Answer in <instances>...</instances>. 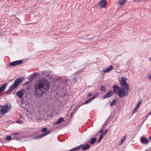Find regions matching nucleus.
<instances>
[{
  "mask_svg": "<svg viewBox=\"0 0 151 151\" xmlns=\"http://www.w3.org/2000/svg\"><path fill=\"white\" fill-rule=\"evenodd\" d=\"M120 85L121 86H125L124 87L125 89L126 93H128V91L129 89V86L128 84L127 83L126 79L124 77H122L120 82Z\"/></svg>",
  "mask_w": 151,
  "mask_h": 151,
  "instance_id": "nucleus-5",
  "label": "nucleus"
},
{
  "mask_svg": "<svg viewBox=\"0 0 151 151\" xmlns=\"http://www.w3.org/2000/svg\"><path fill=\"white\" fill-rule=\"evenodd\" d=\"M6 139L7 140H12L13 139V137H11V136H6Z\"/></svg>",
  "mask_w": 151,
  "mask_h": 151,
  "instance_id": "nucleus-25",
  "label": "nucleus"
},
{
  "mask_svg": "<svg viewBox=\"0 0 151 151\" xmlns=\"http://www.w3.org/2000/svg\"><path fill=\"white\" fill-rule=\"evenodd\" d=\"M148 78L149 79H151V74H150V75H149V76L148 77Z\"/></svg>",
  "mask_w": 151,
  "mask_h": 151,
  "instance_id": "nucleus-41",
  "label": "nucleus"
},
{
  "mask_svg": "<svg viewBox=\"0 0 151 151\" xmlns=\"http://www.w3.org/2000/svg\"><path fill=\"white\" fill-rule=\"evenodd\" d=\"M142 102L141 101H139V102L138 103V104L136 105L135 107L137 109V108L140 106L141 104H142Z\"/></svg>",
  "mask_w": 151,
  "mask_h": 151,
  "instance_id": "nucleus-26",
  "label": "nucleus"
},
{
  "mask_svg": "<svg viewBox=\"0 0 151 151\" xmlns=\"http://www.w3.org/2000/svg\"><path fill=\"white\" fill-rule=\"evenodd\" d=\"M7 85V83H5L4 84L0 87V92L4 90Z\"/></svg>",
  "mask_w": 151,
  "mask_h": 151,
  "instance_id": "nucleus-14",
  "label": "nucleus"
},
{
  "mask_svg": "<svg viewBox=\"0 0 151 151\" xmlns=\"http://www.w3.org/2000/svg\"><path fill=\"white\" fill-rule=\"evenodd\" d=\"M96 97V96L95 95L90 98L91 99V100H93Z\"/></svg>",
  "mask_w": 151,
  "mask_h": 151,
  "instance_id": "nucleus-35",
  "label": "nucleus"
},
{
  "mask_svg": "<svg viewBox=\"0 0 151 151\" xmlns=\"http://www.w3.org/2000/svg\"><path fill=\"white\" fill-rule=\"evenodd\" d=\"M108 131V130L107 129H106L105 130L104 132H103L102 133L101 135H100L99 138V139L98 140V143L100 142L101 141L102 139L104 137V135L107 133Z\"/></svg>",
  "mask_w": 151,
  "mask_h": 151,
  "instance_id": "nucleus-11",
  "label": "nucleus"
},
{
  "mask_svg": "<svg viewBox=\"0 0 151 151\" xmlns=\"http://www.w3.org/2000/svg\"><path fill=\"white\" fill-rule=\"evenodd\" d=\"M2 96V95L0 94V97Z\"/></svg>",
  "mask_w": 151,
  "mask_h": 151,
  "instance_id": "nucleus-47",
  "label": "nucleus"
},
{
  "mask_svg": "<svg viewBox=\"0 0 151 151\" xmlns=\"http://www.w3.org/2000/svg\"><path fill=\"white\" fill-rule=\"evenodd\" d=\"M47 131V128L45 127L42 129V132H45Z\"/></svg>",
  "mask_w": 151,
  "mask_h": 151,
  "instance_id": "nucleus-32",
  "label": "nucleus"
},
{
  "mask_svg": "<svg viewBox=\"0 0 151 151\" xmlns=\"http://www.w3.org/2000/svg\"><path fill=\"white\" fill-rule=\"evenodd\" d=\"M37 73H35L33 74H32V75H33L34 77L35 78V77H36L37 76Z\"/></svg>",
  "mask_w": 151,
  "mask_h": 151,
  "instance_id": "nucleus-34",
  "label": "nucleus"
},
{
  "mask_svg": "<svg viewBox=\"0 0 151 151\" xmlns=\"http://www.w3.org/2000/svg\"><path fill=\"white\" fill-rule=\"evenodd\" d=\"M101 89L102 91H104L106 90V88L104 86H102L101 87Z\"/></svg>",
  "mask_w": 151,
  "mask_h": 151,
  "instance_id": "nucleus-29",
  "label": "nucleus"
},
{
  "mask_svg": "<svg viewBox=\"0 0 151 151\" xmlns=\"http://www.w3.org/2000/svg\"><path fill=\"white\" fill-rule=\"evenodd\" d=\"M76 151H78V150H76Z\"/></svg>",
  "mask_w": 151,
  "mask_h": 151,
  "instance_id": "nucleus-52",
  "label": "nucleus"
},
{
  "mask_svg": "<svg viewBox=\"0 0 151 151\" xmlns=\"http://www.w3.org/2000/svg\"><path fill=\"white\" fill-rule=\"evenodd\" d=\"M23 62V61L22 60H18L11 62L10 63L9 65L16 66L18 65H21Z\"/></svg>",
  "mask_w": 151,
  "mask_h": 151,
  "instance_id": "nucleus-7",
  "label": "nucleus"
},
{
  "mask_svg": "<svg viewBox=\"0 0 151 151\" xmlns=\"http://www.w3.org/2000/svg\"><path fill=\"white\" fill-rule=\"evenodd\" d=\"M141 142L144 144L148 143L149 142L148 139L142 137L141 139Z\"/></svg>",
  "mask_w": 151,
  "mask_h": 151,
  "instance_id": "nucleus-15",
  "label": "nucleus"
},
{
  "mask_svg": "<svg viewBox=\"0 0 151 151\" xmlns=\"http://www.w3.org/2000/svg\"><path fill=\"white\" fill-rule=\"evenodd\" d=\"M34 78L35 77H34L33 75H32V74L30 76V77L29 78V81H32Z\"/></svg>",
  "mask_w": 151,
  "mask_h": 151,
  "instance_id": "nucleus-27",
  "label": "nucleus"
},
{
  "mask_svg": "<svg viewBox=\"0 0 151 151\" xmlns=\"http://www.w3.org/2000/svg\"><path fill=\"white\" fill-rule=\"evenodd\" d=\"M64 121V118L63 117H60L56 122L54 123L53 124V125L55 126L57 124H59L61 122H62Z\"/></svg>",
  "mask_w": 151,
  "mask_h": 151,
  "instance_id": "nucleus-10",
  "label": "nucleus"
},
{
  "mask_svg": "<svg viewBox=\"0 0 151 151\" xmlns=\"http://www.w3.org/2000/svg\"><path fill=\"white\" fill-rule=\"evenodd\" d=\"M46 78L39 79L35 84L36 90L35 94L37 98H42L46 95L50 88V84L47 79L51 80L53 78L50 75H46Z\"/></svg>",
  "mask_w": 151,
  "mask_h": 151,
  "instance_id": "nucleus-1",
  "label": "nucleus"
},
{
  "mask_svg": "<svg viewBox=\"0 0 151 151\" xmlns=\"http://www.w3.org/2000/svg\"><path fill=\"white\" fill-rule=\"evenodd\" d=\"M113 89L114 93L118 95L120 98L127 96L128 95V94L126 93V90L124 89V87H122L121 88L117 85H114L113 86Z\"/></svg>",
  "mask_w": 151,
  "mask_h": 151,
  "instance_id": "nucleus-3",
  "label": "nucleus"
},
{
  "mask_svg": "<svg viewBox=\"0 0 151 151\" xmlns=\"http://www.w3.org/2000/svg\"><path fill=\"white\" fill-rule=\"evenodd\" d=\"M51 132V131L50 130L47 131L46 132H44L43 133V134H44V136L47 135L48 134H49Z\"/></svg>",
  "mask_w": 151,
  "mask_h": 151,
  "instance_id": "nucleus-24",
  "label": "nucleus"
},
{
  "mask_svg": "<svg viewBox=\"0 0 151 151\" xmlns=\"http://www.w3.org/2000/svg\"><path fill=\"white\" fill-rule=\"evenodd\" d=\"M88 96L90 97L92 95V93L91 92L88 93Z\"/></svg>",
  "mask_w": 151,
  "mask_h": 151,
  "instance_id": "nucleus-36",
  "label": "nucleus"
},
{
  "mask_svg": "<svg viewBox=\"0 0 151 151\" xmlns=\"http://www.w3.org/2000/svg\"><path fill=\"white\" fill-rule=\"evenodd\" d=\"M26 84H28V81L26 82Z\"/></svg>",
  "mask_w": 151,
  "mask_h": 151,
  "instance_id": "nucleus-44",
  "label": "nucleus"
},
{
  "mask_svg": "<svg viewBox=\"0 0 151 151\" xmlns=\"http://www.w3.org/2000/svg\"><path fill=\"white\" fill-rule=\"evenodd\" d=\"M147 117H146V118L145 119H145H146Z\"/></svg>",
  "mask_w": 151,
  "mask_h": 151,
  "instance_id": "nucleus-48",
  "label": "nucleus"
},
{
  "mask_svg": "<svg viewBox=\"0 0 151 151\" xmlns=\"http://www.w3.org/2000/svg\"><path fill=\"white\" fill-rule=\"evenodd\" d=\"M116 99H114L112 101L110 105L111 106H112L113 105H116Z\"/></svg>",
  "mask_w": 151,
  "mask_h": 151,
  "instance_id": "nucleus-21",
  "label": "nucleus"
},
{
  "mask_svg": "<svg viewBox=\"0 0 151 151\" xmlns=\"http://www.w3.org/2000/svg\"><path fill=\"white\" fill-rule=\"evenodd\" d=\"M79 73V72H77L76 73H74L73 75L74 76H75V75H76V74Z\"/></svg>",
  "mask_w": 151,
  "mask_h": 151,
  "instance_id": "nucleus-39",
  "label": "nucleus"
},
{
  "mask_svg": "<svg viewBox=\"0 0 151 151\" xmlns=\"http://www.w3.org/2000/svg\"><path fill=\"white\" fill-rule=\"evenodd\" d=\"M113 69L112 65H111L108 67V68L105 70H104L103 71L104 73H106L109 72Z\"/></svg>",
  "mask_w": 151,
  "mask_h": 151,
  "instance_id": "nucleus-13",
  "label": "nucleus"
},
{
  "mask_svg": "<svg viewBox=\"0 0 151 151\" xmlns=\"http://www.w3.org/2000/svg\"><path fill=\"white\" fill-rule=\"evenodd\" d=\"M63 78V77H60V78H57V80H56V82H57V81H60V80L62 79Z\"/></svg>",
  "mask_w": 151,
  "mask_h": 151,
  "instance_id": "nucleus-30",
  "label": "nucleus"
},
{
  "mask_svg": "<svg viewBox=\"0 0 151 151\" xmlns=\"http://www.w3.org/2000/svg\"><path fill=\"white\" fill-rule=\"evenodd\" d=\"M46 73H47L46 72H43L42 73V74L45 75V74Z\"/></svg>",
  "mask_w": 151,
  "mask_h": 151,
  "instance_id": "nucleus-37",
  "label": "nucleus"
},
{
  "mask_svg": "<svg viewBox=\"0 0 151 151\" xmlns=\"http://www.w3.org/2000/svg\"><path fill=\"white\" fill-rule=\"evenodd\" d=\"M145 151H147V150H146Z\"/></svg>",
  "mask_w": 151,
  "mask_h": 151,
  "instance_id": "nucleus-50",
  "label": "nucleus"
},
{
  "mask_svg": "<svg viewBox=\"0 0 151 151\" xmlns=\"http://www.w3.org/2000/svg\"><path fill=\"white\" fill-rule=\"evenodd\" d=\"M23 79L24 78L23 77L17 78L15 80L14 83L12 84L9 89L7 90L6 92V93L7 94L9 93L17 88L19 85L22 83Z\"/></svg>",
  "mask_w": 151,
  "mask_h": 151,
  "instance_id": "nucleus-4",
  "label": "nucleus"
},
{
  "mask_svg": "<svg viewBox=\"0 0 151 151\" xmlns=\"http://www.w3.org/2000/svg\"><path fill=\"white\" fill-rule=\"evenodd\" d=\"M99 4L101 7L103 8L106 4L107 1L106 0H101L99 2Z\"/></svg>",
  "mask_w": 151,
  "mask_h": 151,
  "instance_id": "nucleus-9",
  "label": "nucleus"
},
{
  "mask_svg": "<svg viewBox=\"0 0 151 151\" xmlns=\"http://www.w3.org/2000/svg\"><path fill=\"white\" fill-rule=\"evenodd\" d=\"M150 141H151V137H150Z\"/></svg>",
  "mask_w": 151,
  "mask_h": 151,
  "instance_id": "nucleus-46",
  "label": "nucleus"
},
{
  "mask_svg": "<svg viewBox=\"0 0 151 151\" xmlns=\"http://www.w3.org/2000/svg\"><path fill=\"white\" fill-rule=\"evenodd\" d=\"M126 135H125L124 136V137L123 138H122L121 139V140L119 142V145H121L124 140L125 139L126 137Z\"/></svg>",
  "mask_w": 151,
  "mask_h": 151,
  "instance_id": "nucleus-17",
  "label": "nucleus"
},
{
  "mask_svg": "<svg viewBox=\"0 0 151 151\" xmlns=\"http://www.w3.org/2000/svg\"><path fill=\"white\" fill-rule=\"evenodd\" d=\"M126 0H120L118 2V4L120 5H123L126 2Z\"/></svg>",
  "mask_w": 151,
  "mask_h": 151,
  "instance_id": "nucleus-20",
  "label": "nucleus"
},
{
  "mask_svg": "<svg viewBox=\"0 0 151 151\" xmlns=\"http://www.w3.org/2000/svg\"><path fill=\"white\" fill-rule=\"evenodd\" d=\"M65 81L66 82L68 81V79H66L65 80Z\"/></svg>",
  "mask_w": 151,
  "mask_h": 151,
  "instance_id": "nucleus-42",
  "label": "nucleus"
},
{
  "mask_svg": "<svg viewBox=\"0 0 151 151\" xmlns=\"http://www.w3.org/2000/svg\"><path fill=\"white\" fill-rule=\"evenodd\" d=\"M103 129H101L100 130V131L99 132V133H101L103 131Z\"/></svg>",
  "mask_w": 151,
  "mask_h": 151,
  "instance_id": "nucleus-38",
  "label": "nucleus"
},
{
  "mask_svg": "<svg viewBox=\"0 0 151 151\" xmlns=\"http://www.w3.org/2000/svg\"><path fill=\"white\" fill-rule=\"evenodd\" d=\"M92 101L91 98L87 100L85 102L83 103L82 105L83 104H86L88 103L91 102V101Z\"/></svg>",
  "mask_w": 151,
  "mask_h": 151,
  "instance_id": "nucleus-23",
  "label": "nucleus"
},
{
  "mask_svg": "<svg viewBox=\"0 0 151 151\" xmlns=\"http://www.w3.org/2000/svg\"><path fill=\"white\" fill-rule=\"evenodd\" d=\"M114 94V92L112 91H110L106 95H105L103 97V99H106L108 98Z\"/></svg>",
  "mask_w": 151,
  "mask_h": 151,
  "instance_id": "nucleus-8",
  "label": "nucleus"
},
{
  "mask_svg": "<svg viewBox=\"0 0 151 151\" xmlns=\"http://www.w3.org/2000/svg\"><path fill=\"white\" fill-rule=\"evenodd\" d=\"M149 60L150 61H151V56Z\"/></svg>",
  "mask_w": 151,
  "mask_h": 151,
  "instance_id": "nucleus-43",
  "label": "nucleus"
},
{
  "mask_svg": "<svg viewBox=\"0 0 151 151\" xmlns=\"http://www.w3.org/2000/svg\"><path fill=\"white\" fill-rule=\"evenodd\" d=\"M16 122L18 124H22L23 123V122L20 120H18L16 121Z\"/></svg>",
  "mask_w": 151,
  "mask_h": 151,
  "instance_id": "nucleus-28",
  "label": "nucleus"
},
{
  "mask_svg": "<svg viewBox=\"0 0 151 151\" xmlns=\"http://www.w3.org/2000/svg\"><path fill=\"white\" fill-rule=\"evenodd\" d=\"M90 147V145L89 144H87L82 147V149L84 150H86L88 149Z\"/></svg>",
  "mask_w": 151,
  "mask_h": 151,
  "instance_id": "nucleus-19",
  "label": "nucleus"
},
{
  "mask_svg": "<svg viewBox=\"0 0 151 151\" xmlns=\"http://www.w3.org/2000/svg\"><path fill=\"white\" fill-rule=\"evenodd\" d=\"M90 141L89 142L91 144H94L96 141V139L95 138H92L90 140Z\"/></svg>",
  "mask_w": 151,
  "mask_h": 151,
  "instance_id": "nucleus-18",
  "label": "nucleus"
},
{
  "mask_svg": "<svg viewBox=\"0 0 151 151\" xmlns=\"http://www.w3.org/2000/svg\"><path fill=\"white\" fill-rule=\"evenodd\" d=\"M82 105H82H80V106H78V107H77V108L76 109V110H76V111L78 109V108L80 107V106H81V105Z\"/></svg>",
  "mask_w": 151,
  "mask_h": 151,
  "instance_id": "nucleus-40",
  "label": "nucleus"
},
{
  "mask_svg": "<svg viewBox=\"0 0 151 151\" xmlns=\"http://www.w3.org/2000/svg\"><path fill=\"white\" fill-rule=\"evenodd\" d=\"M72 81L74 83H76L77 81V78L75 77H73L72 78Z\"/></svg>",
  "mask_w": 151,
  "mask_h": 151,
  "instance_id": "nucleus-22",
  "label": "nucleus"
},
{
  "mask_svg": "<svg viewBox=\"0 0 151 151\" xmlns=\"http://www.w3.org/2000/svg\"><path fill=\"white\" fill-rule=\"evenodd\" d=\"M15 0V1H16L17 0Z\"/></svg>",
  "mask_w": 151,
  "mask_h": 151,
  "instance_id": "nucleus-51",
  "label": "nucleus"
},
{
  "mask_svg": "<svg viewBox=\"0 0 151 151\" xmlns=\"http://www.w3.org/2000/svg\"><path fill=\"white\" fill-rule=\"evenodd\" d=\"M88 87H90V86H88Z\"/></svg>",
  "mask_w": 151,
  "mask_h": 151,
  "instance_id": "nucleus-49",
  "label": "nucleus"
},
{
  "mask_svg": "<svg viewBox=\"0 0 151 151\" xmlns=\"http://www.w3.org/2000/svg\"><path fill=\"white\" fill-rule=\"evenodd\" d=\"M137 109L135 107L132 111V113L133 114L135 113L137 111Z\"/></svg>",
  "mask_w": 151,
  "mask_h": 151,
  "instance_id": "nucleus-31",
  "label": "nucleus"
},
{
  "mask_svg": "<svg viewBox=\"0 0 151 151\" xmlns=\"http://www.w3.org/2000/svg\"><path fill=\"white\" fill-rule=\"evenodd\" d=\"M11 109L7 104H6L3 106L1 109L0 112L1 114H3L6 113L9 111Z\"/></svg>",
  "mask_w": 151,
  "mask_h": 151,
  "instance_id": "nucleus-6",
  "label": "nucleus"
},
{
  "mask_svg": "<svg viewBox=\"0 0 151 151\" xmlns=\"http://www.w3.org/2000/svg\"><path fill=\"white\" fill-rule=\"evenodd\" d=\"M20 132H16L12 133L13 139H14L18 140V138H19V136Z\"/></svg>",
  "mask_w": 151,
  "mask_h": 151,
  "instance_id": "nucleus-12",
  "label": "nucleus"
},
{
  "mask_svg": "<svg viewBox=\"0 0 151 151\" xmlns=\"http://www.w3.org/2000/svg\"><path fill=\"white\" fill-rule=\"evenodd\" d=\"M76 112V110H75L74 111L72 112L71 113V114H70V117H71V118H72V117L73 116H72V115L73 114H75Z\"/></svg>",
  "mask_w": 151,
  "mask_h": 151,
  "instance_id": "nucleus-33",
  "label": "nucleus"
},
{
  "mask_svg": "<svg viewBox=\"0 0 151 151\" xmlns=\"http://www.w3.org/2000/svg\"><path fill=\"white\" fill-rule=\"evenodd\" d=\"M107 122V120L105 122V124H106V123Z\"/></svg>",
  "mask_w": 151,
  "mask_h": 151,
  "instance_id": "nucleus-45",
  "label": "nucleus"
},
{
  "mask_svg": "<svg viewBox=\"0 0 151 151\" xmlns=\"http://www.w3.org/2000/svg\"><path fill=\"white\" fill-rule=\"evenodd\" d=\"M44 137V136L43 133L40 135H39L38 136H37L35 137H34L33 138L35 139H41V138H42V137Z\"/></svg>",
  "mask_w": 151,
  "mask_h": 151,
  "instance_id": "nucleus-16",
  "label": "nucleus"
},
{
  "mask_svg": "<svg viewBox=\"0 0 151 151\" xmlns=\"http://www.w3.org/2000/svg\"><path fill=\"white\" fill-rule=\"evenodd\" d=\"M28 86H27L25 88L24 87L23 90L17 91L16 93V96L20 99H21L24 96L23 98L22 99V106L24 108V110H26L27 112H28Z\"/></svg>",
  "mask_w": 151,
  "mask_h": 151,
  "instance_id": "nucleus-2",
  "label": "nucleus"
}]
</instances>
